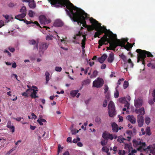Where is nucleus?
Segmentation results:
<instances>
[{"mask_svg": "<svg viewBox=\"0 0 155 155\" xmlns=\"http://www.w3.org/2000/svg\"><path fill=\"white\" fill-rule=\"evenodd\" d=\"M20 12L21 14H25V15H26V9L25 7L24 6H22L20 9Z\"/></svg>", "mask_w": 155, "mask_h": 155, "instance_id": "cd10ccee", "label": "nucleus"}, {"mask_svg": "<svg viewBox=\"0 0 155 155\" xmlns=\"http://www.w3.org/2000/svg\"><path fill=\"white\" fill-rule=\"evenodd\" d=\"M77 145L78 146L81 147L83 146V144L81 142H78L77 143Z\"/></svg>", "mask_w": 155, "mask_h": 155, "instance_id": "774afa93", "label": "nucleus"}, {"mask_svg": "<svg viewBox=\"0 0 155 155\" xmlns=\"http://www.w3.org/2000/svg\"><path fill=\"white\" fill-rule=\"evenodd\" d=\"M107 58V55L106 54H104L100 58L98 59V61L101 63H102L104 62L105 60Z\"/></svg>", "mask_w": 155, "mask_h": 155, "instance_id": "aec40b11", "label": "nucleus"}, {"mask_svg": "<svg viewBox=\"0 0 155 155\" xmlns=\"http://www.w3.org/2000/svg\"><path fill=\"white\" fill-rule=\"evenodd\" d=\"M7 127L12 130V132L13 133L15 131V127L13 126L8 125Z\"/></svg>", "mask_w": 155, "mask_h": 155, "instance_id": "c03bdc74", "label": "nucleus"}, {"mask_svg": "<svg viewBox=\"0 0 155 155\" xmlns=\"http://www.w3.org/2000/svg\"><path fill=\"white\" fill-rule=\"evenodd\" d=\"M125 148L126 149L129 150V152L130 151V149L132 148L131 145L130 144L127 143H125Z\"/></svg>", "mask_w": 155, "mask_h": 155, "instance_id": "c85d7f7f", "label": "nucleus"}, {"mask_svg": "<svg viewBox=\"0 0 155 155\" xmlns=\"http://www.w3.org/2000/svg\"><path fill=\"white\" fill-rule=\"evenodd\" d=\"M104 93L105 94L107 93L109 95V93L108 92V91L109 89V87L106 84H105L104 87Z\"/></svg>", "mask_w": 155, "mask_h": 155, "instance_id": "2f4dec72", "label": "nucleus"}, {"mask_svg": "<svg viewBox=\"0 0 155 155\" xmlns=\"http://www.w3.org/2000/svg\"><path fill=\"white\" fill-rule=\"evenodd\" d=\"M28 92L27 91V90H26L25 92L21 94L23 96H24L25 97H28Z\"/></svg>", "mask_w": 155, "mask_h": 155, "instance_id": "37998d69", "label": "nucleus"}, {"mask_svg": "<svg viewBox=\"0 0 155 155\" xmlns=\"http://www.w3.org/2000/svg\"><path fill=\"white\" fill-rule=\"evenodd\" d=\"M57 39L58 40V41H60L61 42L64 44H65L66 43V40H65V39L66 38H63L62 37V39H60V37L58 35H57Z\"/></svg>", "mask_w": 155, "mask_h": 155, "instance_id": "bb28decb", "label": "nucleus"}, {"mask_svg": "<svg viewBox=\"0 0 155 155\" xmlns=\"http://www.w3.org/2000/svg\"><path fill=\"white\" fill-rule=\"evenodd\" d=\"M108 35L109 38H107V36H106L104 38H101L99 40V48H100L103 44H105L106 41H107L109 43L110 47H112L114 49L118 46L123 47L127 50L128 49V48H127V45H125L126 42L127 41V39L124 38L121 39V40L118 39L117 38L116 35L114 34L111 31H110Z\"/></svg>", "mask_w": 155, "mask_h": 155, "instance_id": "f257e3e1", "label": "nucleus"}, {"mask_svg": "<svg viewBox=\"0 0 155 155\" xmlns=\"http://www.w3.org/2000/svg\"><path fill=\"white\" fill-rule=\"evenodd\" d=\"M128 86V83L127 81H125L124 84V88L126 89Z\"/></svg>", "mask_w": 155, "mask_h": 155, "instance_id": "49530a36", "label": "nucleus"}, {"mask_svg": "<svg viewBox=\"0 0 155 155\" xmlns=\"http://www.w3.org/2000/svg\"><path fill=\"white\" fill-rule=\"evenodd\" d=\"M28 43L30 45H34L35 44L36 41L34 40H29Z\"/></svg>", "mask_w": 155, "mask_h": 155, "instance_id": "79ce46f5", "label": "nucleus"}, {"mask_svg": "<svg viewBox=\"0 0 155 155\" xmlns=\"http://www.w3.org/2000/svg\"><path fill=\"white\" fill-rule=\"evenodd\" d=\"M119 119L118 120V121L119 122H122L123 120V118L122 117L120 116H119Z\"/></svg>", "mask_w": 155, "mask_h": 155, "instance_id": "052dcab7", "label": "nucleus"}, {"mask_svg": "<svg viewBox=\"0 0 155 155\" xmlns=\"http://www.w3.org/2000/svg\"><path fill=\"white\" fill-rule=\"evenodd\" d=\"M95 121L98 124H100L101 123V119L100 117H96Z\"/></svg>", "mask_w": 155, "mask_h": 155, "instance_id": "58836bf2", "label": "nucleus"}, {"mask_svg": "<svg viewBox=\"0 0 155 155\" xmlns=\"http://www.w3.org/2000/svg\"><path fill=\"white\" fill-rule=\"evenodd\" d=\"M143 101L140 98L135 99L134 100V105L136 108H139L143 104Z\"/></svg>", "mask_w": 155, "mask_h": 155, "instance_id": "9b49d317", "label": "nucleus"}, {"mask_svg": "<svg viewBox=\"0 0 155 155\" xmlns=\"http://www.w3.org/2000/svg\"><path fill=\"white\" fill-rule=\"evenodd\" d=\"M113 131L115 133L118 132V130H120L122 127H118L117 125L115 122H113L112 124Z\"/></svg>", "mask_w": 155, "mask_h": 155, "instance_id": "ddd939ff", "label": "nucleus"}, {"mask_svg": "<svg viewBox=\"0 0 155 155\" xmlns=\"http://www.w3.org/2000/svg\"><path fill=\"white\" fill-rule=\"evenodd\" d=\"M71 133L72 134H75L76 133H78L79 130H71Z\"/></svg>", "mask_w": 155, "mask_h": 155, "instance_id": "603ef678", "label": "nucleus"}, {"mask_svg": "<svg viewBox=\"0 0 155 155\" xmlns=\"http://www.w3.org/2000/svg\"><path fill=\"white\" fill-rule=\"evenodd\" d=\"M53 37L51 35H48L47 36L46 39V40L49 41L53 39Z\"/></svg>", "mask_w": 155, "mask_h": 155, "instance_id": "e433bc0d", "label": "nucleus"}, {"mask_svg": "<svg viewBox=\"0 0 155 155\" xmlns=\"http://www.w3.org/2000/svg\"><path fill=\"white\" fill-rule=\"evenodd\" d=\"M118 87L117 86L116 88V91L114 93V97L115 98H117L119 97V92L117 90V88Z\"/></svg>", "mask_w": 155, "mask_h": 155, "instance_id": "72a5a7b5", "label": "nucleus"}, {"mask_svg": "<svg viewBox=\"0 0 155 155\" xmlns=\"http://www.w3.org/2000/svg\"><path fill=\"white\" fill-rule=\"evenodd\" d=\"M16 64L15 62H14L12 64V67L14 68H15L16 67Z\"/></svg>", "mask_w": 155, "mask_h": 155, "instance_id": "338daca9", "label": "nucleus"}, {"mask_svg": "<svg viewBox=\"0 0 155 155\" xmlns=\"http://www.w3.org/2000/svg\"><path fill=\"white\" fill-rule=\"evenodd\" d=\"M25 14H19L18 15L15 16V18L16 19H18L20 21L22 20V19L25 16Z\"/></svg>", "mask_w": 155, "mask_h": 155, "instance_id": "5701e85b", "label": "nucleus"}, {"mask_svg": "<svg viewBox=\"0 0 155 155\" xmlns=\"http://www.w3.org/2000/svg\"><path fill=\"white\" fill-rule=\"evenodd\" d=\"M63 22L60 20H56L54 23V25L56 27H61L63 25Z\"/></svg>", "mask_w": 155, "mask_h": 155, "instance_id": "6ab92c4d", "label": "nucleus"}, {"mask_svg": "<svg viewBox=\"0 0 155 155\" xmlns=\"http://www.w3.org/2000/svg\"><path fill=\"white\" fill-rule=\"evenodd\" d=\"M39 118L37 120V122H38L41 125H43V123H46V120L44 119L41 118V116H39Z\"/></svg>", "mask_w": 155, "mask_h": 155, "instance_id": "b1692460", "label": "nucleus"}, {"mask_svg": "<svg viewBox=\"0 0 155 155\" xmlns=\"http://www.w3.org/2000/svg\"><path fill=\"white\" fill-rule=\"evenodd\" d=\"M104 84L103 79L100 78H98L93 82L92 86L94 87L97 88L101 87Z\"/></svg>", "mask_w": 155, "mask_h": 155, "instance_id": "0eeeda50", "label": "nucleus"}, {"mask_svg": "<svg viewBox=\"0 0 155 155\" xmlns=\"http://www.w3.org/2000/svg\"><path fill=\"white\" fill-rule=\"evenodd\" d=\"M132 142L134 147L135 148H137V150H140L141 149H143L145 152L147 151V150H145V149L147 148H144L146 145V143L143 142L142 140L134 139L133 140Z\"/></svg>", "mask_w": 155, "mask_h": 155, "instance_id": "20e7f679", "label": "nucleus"}, {"mask_svg": "<svg viewBox=\"0 0 155 155\" xmlns=\"http://www.w3.org/2000/svg\"><path fill=\"white\" fill-rule=\"evenodd\" d=\"M145 121L147 124H149L150 122V118L148 116L146 117L145 118Z\"/></svg>", "mask_w": 155, "mask_h": 155, "instance_id": "473e14b6", "label": "nucleus"}, {"mask_svg": "<svg viewBox=\"0 0 155 155\" xmlns=\"http://www.w3.org/2000/svg\"><path fill=\"white\" fill-rule=\"evenodd\" d=\"M135 112L138 115L142 116L145 114V111L144 108L143 107H141L138 109H136L135 110Z\"/></svg>", "mask_w": 155, "mask_h": 155, "instance_id": "f3484780", "label": "nucleus"}, {"mask_svg": "<svg viewBox=\"0 0 155 155\" xmlns=\"http://www.w3.org/2000/svg\"><path fill=\"white\" fill-rule=\"evenodd\" d=\"M61 149H63V147H61V145L60 144H59L58 145V154H59V153L60 152V150Z\"/></svg>", "mask_w": 155, "mask_h": 155, "instance_id": "bf43d9fd", "label": "nucleus"}, {"mask_svg": "<svg viewBox=\"0 0 155 155\" xmlns=\"http://www.w3.org/2000/svg\"><path fill=\"white\" fill-rule=\"evenodd\" d=\"M127 61L128 63L130 64V67L131 68H133L134 66V64L132 62V61L130 59H129Z\"/></svg>", "mask_w": 155, "mask_h": 155, "instance_id": "de8ad7c7", "label": "nucleus"}, {"mask_svg": "<svg viewBox=\"0 0 155 155\" xmlns=\"http://www.w3.org/2000/svg\"><path fill=\"white\" fill-rule=\"evenodd\" d=\"M108 108L109 116L110 117H114L116 114V111L114 104L112 101L110 102Z\"/></svg>", "mask_w": 155, "mask_h": 155, "instance_id": "423d86ee", "label": "nucleus"}, {"mask_svg": "<svg viewBox=\"0 0 155 155\" xmlns=\"http://www.w3.org/2000/svg\"><path fill=\"white\" fill-rule=\"evenodd\" d=\"M126 140L125 139L122 137L121 136L119 137L117 140V141L120 143H125V141Z\"/></svg>", "mask_w": 155, "mask_h": 155, "instance_id": "a878e982", "label": "nucleus"}, {"mask_svg": "<svg viewBox=\"0 0 155 155\" xmlns=\"http://www.w3.org/2000/svg\"><path fill=\"white\" fill-rule=\"evenodd\" d=\"M16 147L13 148L12 149L10 150L7 153H6V155H9L10 153H12L13 151L15 150L16 149Z\"/></svg>", "mask_w": 155, "mask_h": 155, "instance_id": "a19ab883", "label": "nucleus"}, {"mask_svg": "<svg viewBox=\"0 0 155 155\" xmlns=\"http://www.w3.org/2000/svg\"><path fill=\"white\" fill-rule=\"evenodd\" d=\"M9 50L12 52H13L15 51V49L14 48L9 47L8 48Z\"/></svg>", "mask_w": 155, "mask_h": 155, "instance_id": "4d7b16f0", "label": "nucleus"}, {"mask_svg": "<svg viewBox=\"0 0 155 155\" xmlns=\"http://www.w3.org/2000/svg\"><path fill=\"white\" fill-rule=\"evenodd\" d=\"M144 119L143 116L138 115L137 116V122L138 125L139 127H141L143 124Z\"/></svg>", "mask_w": 155, "mask_h": 155, "instance_id": "f8f14e48", "label": "nucleus"}, {"mask_svg": "<svg viewBox=\"0 0 155 155\" xmlns=\"http://www.w3.org/2000/svg\"><path fill=\"white\" fill-rule=\"evenodd\" d=\"M31 115L32 117V118H33L35 120L37 118V116L35 115V114L33 113H32Z\"/></svg>", "mask_w": 155, "mask_h": 155, "instance_id": "680f3d73", "label": "nucleus"}, {"mask_svg": "<svg viewBox=\"0 0 155 155\" xmlns=\"http://www.w3.org/2000/svg\"><path fill=\"white\" fill-rule=\"evenodd\" d=\"M24 1L28 2L29 6L31 8H34L36 7V4L34 0H24Z\"/></svg>", "mask_w": 155, "mask_h": 155, "instance_id": "4468645a", "label": "nucleus"}, {"mask_svg": "<svg viewBox=\"0 0 155 155\" xmlns=\"http://www.w3.org/2000/svg\"><path fill=\"white\" fill-rule=\"evenodd\" d=\"M73 38L74 40L72 41L74 44H79L80 43L79 41L81 40V44L82 49H83L84 48L86 40L85 35H83L82 32L79 31L74 35Z\"/></svg>", "mask_w": 155, "mask_h": 155, "instance_id": "7ed1b4c3", "label": "nucleus"}, {"mask_svg": "<svg viewBox=\"0 0 155 155\" xmlns=\"http://www.w3.org/2000/svg\"><path fill=\"white\" fill-rule=\"evenodd\" d=\"M45 76L46 77V84H47L48 83V82L49 81L50 79L49 77L50 74L49 72L48 71H46L45 74Z\"/></svg>", "mask_w": 155, "mask_h": 155, "instance_id": "393cba45", "label": "nucleus"}, {"mask_svg": "<svg viewBox=\"0 0 155 155\" xmlns=\"http://www.w3.org/2000/svg\"><path fill=\"white\" fill-rule=\"evenodd\" d=\"M114 59V54L113 53H110L108 58L107 60L108 62L110 63L112 62Z\"/></svg>", "mask_w": 155, "mask_h": 155, "instance_id": "412c9836", "label": "nucleus"}, {"mask_svg": "<svg viewBox=\"0 0 155 155\" xmlns=\"http://www.w3.org/2000/svg\"><path fill=\"white\" fill-rule=\"evenodd\" d=\"M80 140V139L78 137L76 139H74L73 140V142L74 143H76L78 141H79Z\"/></svg>", "mask_w": 155, "mask_h": 155, "instance_id": "3c124183", "label": "nucleus"}, {"mask_svg": "<svg viewBox=\"0 0 155 155\" xmlns=\"http://www.w3.org/2000/svg\"><path fill=\"white\" fill-rule=\"evenodd\" d=\"M120 57L123 59V60L124 62H126L127 61V59L126 56L124 55L123 54H122L120 55Z\"/></svg>", "mask_w": 155, "mask_h": 155, "instance_id": "f704fd0d", "label": "nucleus"}, {"mask_svg": "<svg viewBox=\"0 0 155 155\" xmlns=\"http://www.w3.org/2000/svg\"><path fill=\"white\" fill-rule=\"evenodd\" d=\"M98 72L97 71H94L91 76L90 77L91 78H93L96 77L97 75Z\"/></svg>", "mask_w": 155, "mask_h": 155, "instance_id": "c756f323", "label": "nucleus"}, {"mask_svg": "<svg viewBox=\"0 0 155 155\" xmlns=\"http://www.w3.org/2000/svg\"><path fill=\"white\" fill-rule=\"evenodd\" d=\"M71 137H68L67 139V141L68 142H71Z\"/></svg>", "mask_w": 155, "mask_h": 155, "instance_id": "e2e57ef3", "label": "nucleus"}, {"mask_svg": "<svg viewBox=\"0 0 155 155\" xmlns=\"http://www.w3.org/2000/svg\"><path fill=\"white\" fill-rule=\"evenodd\" d=\"M102 150L106 153L107 152L109 151L108 148L106 147H103L102 149Z\"/></svg>", "mask_w": 155, "mask_h": 155, "instance_id": "ea45409f", "label": "nucleus"}, {"mask_svg": "<svg viewBox=\"0 0 155 155\" xmlns=\"http://www.w3.org/2000/svg\"><path fill=\"white\" fill-rule=\"evenodd\" d=\"M4 52L5 53H7L8 55H9L10 56H11V53H10L7 50H5L4 51Z\"/></svg>", "mask_w": 155, "mask_h": 155, "instance_id": "69168bd1", "label": "nucleus"}, {"mask_svg": "<svg viewBox=\"0 0 155 155\" xmlns=\"http://www.w3.org/2000/svg\"><path fill=\"white\" fill-rule=\"evenodd\" d=\"M127 118L129 121L133 124H135L136 122V119L133 116L128 115Z\"/></svg>", "mask_w": 155, "mask_h": 155, "instance_id": "a211bd4d", "label": "nucleus"}, {"mask_svg": "<svg viewBox=\"0 0 155 155\" xmlns=\"http://www.w3.org/2000/svg\"><path fill=\"white\" fill-rule=\"evenodd\" d=\"M27 87L28 89L26 90L27 91H30L31 92L30 96L31 97L34 98H38V97L37 95V92L38 90L32 89L31 86L28 85L27 86Z\"/></svg>", "mask_w": 155, "mask_h": 155, "instance_id": "1a4fd4ad", "label": "nucleus"}, {"mask_svg": "<svg viewBox=\"0 0 155 155\" xmlns=\"http://www.w3.org/2000/svg\"><path fill=\"white\" fill-rule=\"evenodd\" d=\"M126 104L124 106L125 107H126L127 108V109H129V105H130V104L127 101H126Z\"/></svg>", "mask_w": 155, "mask_h": 155, "instance_id": "13d9d810", "label": "nucleus"}, {"mask_svg": "<svg viewBox=\"0 0 155 155\" xmlns=\"http://www.w3.org/2000/svg\"><path fill=\"white\" fill-rule=\"evenodd\" d=\"M106 65L105 64H102L101 67V69H104L106 68Z\"/></svg>", "mask_w": 155, "mask_h": 155, "instance_id": "0e129e2a", "label": "nucleus"}, {"mask_svg": "<svg viewBox=\"0 0 155 155\" xmlns=\"http://www.w3.org/2000/svg\"><path fill=\"white\" fill-rule=\"evenodd\" d=\"M136 51L138 53L137 55L138 62H139L141 60L142 61H143L144 59L146 57L147 55L148 57H153V56L150 52L145 50H142L140 49H138L136 50Z\"/></svg>", "mask_w": 155, "mask_h": 155, "instance_id": "39448f33", "label": "nucleus"}, {"mask_svg": "<svg viewBox=\"0 0 155 155\" xmlns=\"http://www.w3.org/2000/svg\"><path fill=\"white\" fill-rule=\"evenodd\" d=\"M13 118L18 121H21V119H22L23 120L24 119L23 118L21 117H18L17 118L14 117Z\"/></svg>", "mask_w": 155, "mask_h": 155, "instance_id": "864d4df0", "label": "nucleus"}, {"mask_svg": "<svg viewBox=\"0 0 155 155\" xmlns=\"http://www.w3.org/2000/svg\"><path fill=\"white\" fill-rule=\"evenodd\" d=\"M39 20L40 23L41 25H46L50 22V21L47 19L43 15L39 16Z\"/></svg>", "mask_w": 155, "mask_h": 155, "instance_id": "9d476101", "label": "nucleus"}, {"mask_svg": "<svg viewBox=\"0 0 155 155\" xmlns=\"http://www.w3.org/2000/svg\"><path fill=\"white\" fill-rule=\"evenodd\" d=\"M24 22L26 23L27 24H35L37 25V26H40L41 28V27L40 26L39 24L38 23V22L37 21H35L34 22H33L32 21H28L26 20H25L24 21Z\"/></svg>", "mask_w": 155, "mask_h": 155, "instance_id": "4be33fe9", "label": "nucleus"}, {"mask_svg": "<svg viewBox=\"0 0 155 155\" xmlns=\"http://www.w3.org/2000/svg\"><path fill=\"white\" fill-rule=\"evenodd\" d=\"M89 20L91 23H92L93 26L90 27L89 30L95 29L97 31L95 34L94 35L95 38H96L100 35L102 33L107 30L105 27H102L101 26V24L99 23L97 21L93 18H90Z\"/></svg>", "mask_w": 155, "mask_h": 155, "instance_id": "f03ea898", "label": "nucleus"}, {"mask_svg": "<svg viewBox=\"0 0 155 155\" xmlns=\"http://www.w3.org/2000/svg\"><path fill=\"white\" fill-rule=\"evenodd\" d=\"M35 14V13L34 12L32 11L31 10H30L29 11L28 13V15L30 17H34V15Z\"/></svg>", "mask_w": 155, "mask_h": 155, "instance_id": "c9c22d12", "label": "nucleus"}, {"mask_svg": "<svg viewBox=\"0 0 155 155\" xmlns=\"http://www.w3.org/2000/svg\"><path fill=\"white\" fill-rule=\"evenodd\" d=\"M107 143V142L105 140H102L101 142V144L102 146L105 145Z\"/></svg>", "mask_w": 155, "mask_h": 155, "instance_id": "5fc2aeb1", "label": "nucleus"}, {"mask_svg": "<svg viewBox=\"0 0 155 155\" xmlns=\"http://www.w3.org/2000/svg\"><path fill=\"white\" fill-rule=\"evenodd\" d=\"M49 44L45 42L41 43L39 45V53L41 56L48 47Z\"/></svg>", "mask_w": 155, "mask_h": 155, "instance_id": "6e6552de", "label": "nucleus"}, {"mask_svg": "<svg viewBox=\"0 0 155 155\" xmlns=\"http://www.w3.org/2000/svg\"><path fill=\"white\" fill-rule=\"evenodd\" d=\"M119 101L121 103H124L126 101V98L124 97L120 98L119 99Z\"/></svg>", "mask_w": 155, "mask_h": 155, "instance_id": "4c0bfd02", "label": "nucleus"}, {"mask_svg": "<svg viewBox=\"0 0 155 155\" xmlns=\"http://www.w3.org/2000/svg\"><path fill=\"white\" fill-rule=\"evenodd\" d=\"M55 70L57 71L60 72L61 71L62 68L61 67L56 66L55 68Z\"/></svg>", "mask_w": 155, "mask_h": 155, "instance_id": "a18cd8bd", "label": "nucleus"}, {"mask_svg": "<svg viewBox=\"0 0 155 155\" xmlns=\"http://www.w3.org/2000/svg\"><path fill=\"white\" fill-rule=\"evenodd\" d=\"M4 25V22L2 20L0 21V28Z\"/></svg>", "mask_w": 155, "mask_h": 155, "instance_id": "6e6d98bb", "label": "nucleus"}, {"mask_svg": "<svg viewBox=\"0 0 155 155\" xmlns=\"http://www.w3.org/2000/svg\"><path fill=\"white\" fill-rule=\"evenodd\" d=\"M147 150L150 151V153H152L153 154L155 155V145H149L148 146L145 150Z\"/></svg>", "mask_w": 155, "mask_h": 155, "instance_id": "dca6fc26", "label": "nucleus"}, {"mask_svg": "<svg viewBox=\"0 0 155 155\" xmlns=\"http://www.w3.org/2000/svg\"><path fill=\"white\" fill-rule=\"evenodd\" d=\"M78 92V90H74L72 91L71 92V96L73 97H74L76 96V95L77 94Z\"/></svg>", "mask_w": 155, "mask_h": 155, "instance_id": "7c9ffc66", "label": "nucleus"}, {"mask_svg": "<svg viewBox=\"0 0 155 155\" xmlns=\"http://www.w3.org/2000/svg\"><path fill=\"white\" fill-rule=\"evenodd\" d=\"M107 105V100H105L103 104V107H106Z\"/></svg>", "mask_w": 155, "mask_h": 155, "instance_id": "8fccbe9b", "label": "nucleus"}, {"mask_svg": "<svg viewBox=\"0 0 155 155\" xmlns=\"http://www.w3.org/2000/svg\"><path fill=\"white\" fill-rule=\"evenodd\" d=\"M102 137L103 138L106 139L112 140L113 139V135L111 134L105 132L103 134Z\"/></svg>", "mask_w": 155, "mask_h": 155, "instance_id": "2eb2a0df", "label": "nucleus"}, {"mask_svg": "<svg viewBox=\"0 0 155 155\" xmlns=\"http://www.w3.org/2000/svg\"><path fill=\"white\" fill-rule=\"evenodd\" d=\"M146 131L147 134L148 135H150V128L149 127H147L146 129Z\"/></svg>", "mask_w": 155, "mask_h": 155, "instance_id": "09e8293b", "label": "nucleus"}]
</instances>
